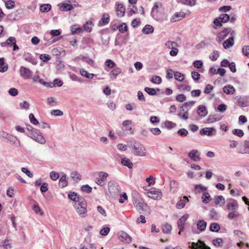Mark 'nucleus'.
Returning a JSON list of instances; mask_svg holds the SVG:
<instances>
[{
    "mask_svg": "<svg viewBox=\"0 0 249 249\" xmlns=\"http://www.w3.org/2000/svg\"><path fill=\"white\" fill-rule=\"evenodd\" d=\"M175 78L176 80L182 82L184 79V75L179 71H176L174 73Z\"/></svg>",
    "mask_w": 249,
    "mask_h": 249,
    "instance_id": "40",
    "label": "nucleus"
},
{
    "mask_svg": "<svg viewBox=\"0 0 249 249\" xmlns=\"http://www.w3.org/2000/svg\"><path fill=\"white\" fill-rule=\"evenodd\" d=\"M71 30L72 35H75L77 33H82L83 32V28L82 27H80L78 25L74 24L71 27Z\"/></svg>",
    "mask_w": 249,
    "mask_h": 249,
    "instance_id": "23",
    "label": "nucleus"
},
{
    "mask_svg": "<svg viewBox=\"0 0 249 249\" xmlns=\"http://www.w3.org/2000/svg\"><path fill=\"white\" fill-rule=\"evenodd\" d=\"M220 230V226L218 224L213 223L211 224L210 230L212 232H218Z\"/></svg>",
    "mask_w": 249,
    "mask_h": 249,
    "instance_id": "45",
    "label": "nucleus"
},
{
    "mask_svg": "<svg viewBox=\"0 0 249 249\" xmlns=\"http://www.w3.org/2000/svg\"><path fill=\"white\" fill-rule=\"evenodd\" d=\"M231 29L230 28L225 29L220 32L216 36V40L218 43H220L230 33Z\"/></svg>",
    "mask_w": 249,
    "mask_h": 249,
    "instance_id": "9",
    "label": "nucleus"
},
{
    "mask_svg": "<svg viewBox=\"0 0 249 249\" xmlns=\"http://www.w3.org/2000/svg\"><path fill=\"white\" fill-rule=\"evenodd\" d=\"M215 131V129L213 127H205L201 129L200 130V134L201 135H207L211 136L213 135V131Z\"/></svg>",
    "mask_w": 249,
    "mask_h": 249,
    "instance_id": "17",
    "label": "nucleus"
},
{
    "mask_svg": "<svg viewBox=\"0 0 249 249\" xmlns=\"http://www.w3.org/2000/svg\"><path fill=\"white\" fill-rule=\"evenodd\" d=\"M223 90V92L227 94H233L235 91L234 88L230 85L224 86Z\"/></svg>",
    "mask_w": 249,
    "mask_h": 249,
    "instance_id": "24",
    "label": "nucleus"
},
{
    "mask_svg": "<svg viewBox=\"0 0 249 249\" xmlns=\"http://www.w3.org/2000/svg\"><path fill=\"white\" fill-rule=\"evenodd\" d=\"M241 153L249 154V140L244 142L243 151Z\"/></svg>",
    "mask_w": 249,
    "mask_h": 249,
    "instance_id": "47",
    "label": "nucleus"
},
{
    "mask_svg": "<svg viewBox=\"0 0 249 249\" xmlns=\"http://www.w3.org/2000/svg\"><path fill=\"white\" fill-rule=\"evenodd\" d=\"M51 9V5L50 4H43L40 5V10L43 13L47 12Z\"/></svg>",
    "mask_w": 249,
    "mask_h": 249,
    "instance_id": "42",
    "label": "nucleus"
},
{
    "mask_svg": "<svg viewBox=\"0 0 249 249\" xmlns=\"http://www.w3.org/2000/svg\"><path fill=\"white\" fill-rule=\"evenodd\" d=\"M197 113L201 118L205 117L208 114L206 107L203 105L199 106L197 107Z\"/></svg>",
    "mask_w": 249,
    "mask_h": 249,
    "instance_id": "16",
    "label": "nucleus"
},
{
    "mask_svg": "<svg viewBox=\"0 0 249 249\" xmlns=\"http://www.w3.org/2000/svg\"><path fill=\"white\" fill-rule=\"evenodd\" d=\"M162 230L163 233L169 234L172 230V226L168 224H165L162 226Z\"/></svg>",
    "mask_w": 249,
    "mask_h": 249,
    "instance_id": "46",
    "label": "nucleus"
},
{
    "mask_svg": "<svg viewBox=\"0 0 249 249\" xmlns=\"http://www.w3.org/2000/svg\"><path fill=\"white\" fill-rule=\"evenodd\" d=\"M196 226L198 230H199L200 231L202 232L205 230L207 226V223L203 220H200L198 221Z\"/></svg>",
    "mask_w": 249,
    "mask_h": 249,
    "instance_id": "28",
    "label": "nucleus"
},
{
    "mask_svg": "<svg viewBox=\"0 0 249 249\" xmlns=\"http://www.w3.org/2000/svg\"><path fill=\"white\" fill-rule=\"evenodd\" d=\"M19 72L20 76L24 79L30 78L32 74V71L30 69L24 66H21L20 67Z\"/></svg>",
    "mask_w": 249,
    "mask_h": 249,
    "instance_id": "5",
    "label": "nucleus"
},
{
    "mask_svg": "<svg viewBox=\"0 0 249 249\" xmlns=\"http://www.w3.org/2000/svg\"><path fill=\"white\" fill-rule=\"evenodd\" d=\"M235 99H237L239 106L242 107H245L248 106V103L246 101L244 98L237 96Z\"/></svg>",
    "mask_w": 249,
    "mask_h": 249,
    "instance_id": "36",
    "label": "nucleus"
},
{
    "mask_svg": "<svg viewBox=\"0 0 249 249\" xmlns=\"http://www.w3.org/2000/svg\"><path fill=\"white\" fill-rule=\"evenodd\" d=\"M195 101H189L184 103L182 106V107L184 109L185 113L181 116V119L186 120L188 119L189 110L194 106L195 105Z\"/></svg>",
    "mask_w": 249,
    "mask_h": 249,
    "instance_id": "4",
    "label": "nucleus"
},
{
    "mask_svg": "<svg viewBox=\"0 0 249 249\" xmlns=\"http://www.w3.org/2000/svg\"><path fill=\"white\" fill-rule=\"evenodd\" d=\"M117 15L118 17H122L125 13V7L122 4H118L116 8Z\"/></svg>",
    "mask_w": 249,
    "mask_h": 249,
    "instance_id": "19",
    "label": "nucleus"
},
{
    "mask_svg": "<svg viewBox=\"0 0 249 249\" xmlns=\"http://www.w3.org/2000/svg\"><path fill=\"white\" fill-rule=\"evenodd\" d=\"M150 81L153 83L159 84L161 82V78L159 76H154L151 78Z\"/></svg>",
    "mask_w": 249,
    "mask_h": 249,
    "instance_id": "52",
    "label": "nucleus"
},
{
    "mask_svg": "<svg viewBox=\"0 0 249 249\" xmlns=\"http://www.w3.org/2000/svg\"><path fill=\"white\" fill-rule=\"evenodd\" d=\"M239 216V213L238 212L234 211L228 214V218L232 220L234 217H238Z\"/></svg>",
    "mask_w": 249,
    "mask_h": 249,
    "instance_id": "55",
    "label": "nucleus"
},
{
    "mask_svg": "<svg viewBox=\"0 0 249 249\" xmlns=\"http://www.w3.org/2000/svg\"><path fill=\"white\" fill-rule=\"evenodd\" d=\"M177 133L181 137H185L188 135V132L186 129L181 128L178 131Z\"/></svg>",
    "mask_w": 249,
    "mask_h": 249,
    "instance_id": "56",
    "label": "nucleus"
},
{
    "mask_svg": "<svg viewBox=\"0 0 249 249\" xmlns=\"http://www.w3.org/2000/svg\"><path fill=\"white\" fill-rule=\"evenodd\" d=\"M214 26L213 28L214 29H216L218 27H220L222 26V21L218 18H215L213 20Z\"/></svg>",
    "mask_w": 249,
    "mask_h": 249,
    "instance_id": "57",
    "label": "nucleus"
},
{
    "mask_svg": "<svg viewBox=\"0 0 249 249\" xmlns=\"http://www.w3.org/2000/svg\"><path fill=\"white\" fill-rule=\"evenodd\" d=\"M73 9V6L69 3H63L60 4V10L62 11H69Z\"/></svg>",
    "mask_w": 249,
    "mask_h": 249,
    "instance_id": "29",
    "label": "nucleus"
},
{
    "mask_svg": "<svg viewBox=\"0 0 249 249\" xmlns=\"http://www.w3.org/2000/svg\"><path fill=\"white\" fill-rule=\"evenodd\" d=\"M161 5V4L160 3H155L151 12V16L156 20H159V17L158 16V11L157 9Z\"/></svg>",
    "mask_w": 249,
    "mask_h": 249,
    "instance_id": "12",
    "label": "nucleus"
},
{
    "mask_svg": "<svg viewBox=\"0 0 249 249\" xmlns=\"http://www.w3.org/2000/svg\"><path fill=\"white\" fill-rule=\"evenodd\" d=\"M207 190V188L203 186L202 184H197L195 186V191L196 193H199L201 192L205 191Z\"/></svg>",
    "mask_w": 249,
    "mask_h": 249,
    "instance_id": "39",
    "label": "nucleus"
},
{
    "mask_svg": "<svg viewBox=\"0 0 249 249\" xmlns=\"http://www.w3.org/2000/svg\"><path fill=\"white\" fill-rule=\"evenodd\" d=\"M108 188L109 193L113 194L118 193L121 189L118 184L115 182L109 183Z\"/></svg>",
    "mask_w": 249,
    "mask_h": 249,
    "instance_id": "10",
    "label": "nucleus"
},
{
    "mask_svg": "<svg viewBox=\"0 0 249 249\" xmlns=\"http://www.w3.org/2000/svg\"><path fill=\"white\" fill-rule=\"evenodd\" d=\"M186 100V96L183 94H180L176 96V100L179 102H183Z\"/></svg>",
    "mask_w": 249,
    "mask_h": 249,
    "instance_id": "63",
    "label": "nucleus"
},
{
    "mask_svg": "<svg viewBox=\"0 0 249 249\" xmlns=\"http://www.w3.org/2000/svg\"><path fill=\"white\" fill-rule=\"evenodd\" d=\"M6 7L8 9H11L15 7V1L12 0H9L5 2Z\"/></svg>",
    "mask_w": 249,
    "mask_h": 249,
    "instance_id": "49",
    "label": "nucleus"
},
{
    "mask_svg": "<svg viewBox=\"0 0 249 249\" xmlns=\"http://www.w3.org/2000/svg\"><path fill=\"white\" fill-rule=\"evenodd\" d=\"M135 196L133 198V204L137 210L141 213L146 208L148 207L147 205L144 203L143 200L140 197V195L137 192L134 193Z\"/></svg>",
    "mask_w": 249,
    "mask_h": 249,
    "instance_id": "2",
    "label": "nucleus"
},
{
    "mask_svg": "<svg viewBox=\"0 0 249 249\" xmlns=\"http://www.w3.org/2000/svg\"><path fill=\"white\" fill-rule=\"evenodd\" d=\"M122 164L125 166H127L128 168L131 169L133 167V163L130 160L126 158H124L122 159Z\"/></svg>",
    "mask_w": 249,
    "mask_h": 249,
    "instance_id": "32",
    "label": "nucleus"
},
{
    "mask_svg": "<svg viewBox=\"0 0 249 249\" xmlns=\"http://www.w3.org/2000/svg\"><path fill=\"white\" fill-rule=\"evenodd\" d=\"M37 142L41 144H44L46 143V140L44 138V137L42 135V134L39 132V133L38 134V135L36 136V139H35V140Z\"/></svg>",
    "mask_w": 249,
    "mask_h": 249,
    "instance_id": "41",
    "label": "nucleus"
},
{
    "mask_svg": "<svg viewBox=\"0 0 249 249\" xmlns=\"http://www.w3.org/2000/svg\"><path fill=\"white\" fill-rule=\"evenodd\" d=\"M242 52L245 56L249 57V46L245 45L243 46L242 48Z\"/></svg>",
    "mask_w": 249,
    "mask_h": 249,
    "instance_id": "64",
    "label": "nucleus"
},
{
    "mask_svg": "<svg viewBox=\"0 0 249 249\" xmlns=\"http://www.w3.org/2000/svg\"><path fill=\"white\" fill-rule=\"evenodd\" d=\"M180 1L182 4L190 6H194L196 4V0H180Z\"/></svg>",
    "mask_w": 249,
    "mask_h": 249,
    "instance_id": "48",
    "label": "nucleus"
},
{
    "mask_svg": "<svg viewBox=\"0 0 249 249\" xmlns=\"http://www.w3.org/2000/svg\"><path fill=\"white\" fill-rule=\"evenodd\" d=\"M219 18L222 21V22H226L230 19V17L227 14H223L220 15L219 17Z\"/></svg>",
    "mask_w": 249,
    "mask_h": 249,
    "instance_id": "53",
    "label": "nucleus"
},
{
    "mask_svg": "<svg viewBox=\"0 0 249 249\" xmlns=\"http://www.w3.org/2000/svg\"><path fill=\"white\" fill-rule=\"evenodd\" d=\"M109 21V16L107 14H104L102 16V17L99 22V25L100 26H103V25H105L107 24Z\"/></svg>",
    "mask_w": 249,
    "mask_h": 249,
    "instance_id": "26",
    "label": "nucleus"
},
{
    "mask_svg": "<svg viewBox=\"0 0 249 249\" xmlns=\"http://www.w3.org/2000/svg\"><path fill=\"white\" fill-rule=\"evenodd\" d=\"M223 243V240L222 238H217L213 239V244L214 245L218 247H221Z\"/></svg>",
    "mask_w": 249,
    "mask_h": 249,
    "instance_id": "61",
    "label": "nucleus"
},
{
    "mask_svg": "<svg viewBox=\"0 0 249 249\" xmlns=\"http://www.w3.org/2000/svg\"><path fill=\"white\" fill-rule=\"evenodd\" d=\"M105 64L106 66L110 68H113L116 66L115 63L111 59H107Z\"/></svg>",
    "mask_w": 249,
    "mask_h": 249,
    "instance_id": "59",
    "label": "nucleus"
},
{
    "mask_svg": "<svg viewBox=\"0 0 249 249\" xmlns=\"http://www.w3.org/2000/svg\"><path fill=\"white\" fill-rule=\"evenodd\" d=\"M26 135L32 139L34 140H35L36 139V137L39 133V132L36 129H32L31 131H26Z\"/></svg>",
    "mask_w": 249,
    "mask_h": 249,
    "instance_id": "25",
    "label": "nucleus"
},
{
    "mask_svg": "<svg viewBox=\"0 0 249 249\" xmlns=\"http://www.w3.org/2000/svg\"><path fill=\"white\" fill-rule=\"evenodd\" d=\"M147 196L153 199L156 200L161 198L162 193L159 190L154 189L146 193Z\"/></svg>",
    "mask_w": 249,
    "mask_h": 249,
    "instance_id": "6",
    "label": "nucleus"
},
{
    "mask_svg": "<svg viewBox=\"0 0 249 249\" xmlns=\"http://www.w3.org/2000/svg\"><path fill=\"white\" fill-rule=\"evenodd\" d=\"M80 73L82 76L89 79H92L94 77V74L93 73H89L84 69L80 70Z\"/></svg>",
    "mask_w": 249,
    "mask_h": 249,
    "instance_id": "37",
    "label": "nucleus"
},
{
    "mask_svg": "<svg viewBox=\"0 0 249 249\" xmlns=\"http://www.w3.org/2000/svg\"><path fill=\"white\" fill-rule=\"evenodd\" d=\"M119 239L125 243L129 244L132 241V238L125 232L120 231L118 232Z\"/></svg>",
    "mask_w": 249,
    "mask_h": 249,
    "instance_id": "7",
    "label": "nucleus"
},
{
    "mask_svg": "<svg viewBox=\"0 0 249 249\" xmlns=\"http://www.w3.org/2000/svg\"><path fill=\"white\" fill-rule=\"evenodd\" d=\"M202 202L204 203H208L211 200V196L208 192H205L203 194L201 197Z\"/></svg>",
    "mask_w": 249,
    "mask_h": 249,
    "instance_id": "38",
    "label": "nucleus"
},
{
    "mask_svg": "<svg viewBox=\"0 0 249 249\" xmlns=\"http://www.w3.org/2000/svg\"><path fill=\"white\" fill-rule=\"evenodd\" d=\"M122 72V70L120 68H116L113 70L111 71L109 73V75L110 77V78H112L113 77L115 78L116 76L121 73Z\"/></svg>",
    "mask_w": 249,
    "mask_h": 249,
    "instance_id": "34",
    "label": "nucleus"
},
{
    "mask_svg": "<svg viewBox=\"0 0 249 249\" xmlns=\"http://www.w3.org/2000/svg\"><path fill=\"white\" fill-rule=\"evenodd\" d=\"M189 201V199L186 196H184L182 199H181L176 204V207L178 209L183 208L186 203Z\"/></svg>",
    "mask_w": 249,
    "mask_h": 249,
    "instance_id": "27",
    "label": "nucleus"
},
{
    "mask_svg": "<svg viewBox=\"0 0 249 249\" xmlns=\"http://www.w3.org/2000/svg\"><path fill=\"white\" fill-rule=\"evenodd\" d=\"M131 150L133 154L136 156L143 157L147 155L145 146L140 142H136L132 145Z\"/></svg>",
    "mask_w": 249,
    "mask_h": 249,
    "instance_id": "1",
    "label": "nucleus"
},
{
    "mask_svg": "<svg viewBox=\"0 0 249 249\" xmlns=\"http://www.w3.org/2000/svg\"><path fill=\"white\" fill-rule=\"evenodd\" d=\"M5 138L9 141L11 143L14 144L16 147H18L20 145V142L17 138V137H14L11 135H9L8 134H6Z\"/></svg>",
    "mask_w": 249,
    "mask_h": 249,
    "instance_id": "15",
    "label": "nucleus"
},
{
    "mask_svg": "<svg viewBox=\"0 0 249 249\" xmlns=\"http://www.w3.org/2000/svg\"><path fill=\"white\" fill-rule=\"evenodd\" d=\"M59 185L62 188L65 187L68 185V182L66 180V176L64 173H63L59 179Z\"/></svg>",
    "mask_w": 249,
    "mask_h": 249,
    "instance_id": "31",
    "label": "nucleus"
},
{
    "mask_svg": "<svg viewBox=\"0 0 249 249\" xmlns=\"http://www.w3.org/2000/svg\"><path fill=\"white\" fill-rule=\"evenodd\" d=\"M238 208V204L235 199H232L231 201L228 203L227 205V209L230 211H234Z\"/></svg>",
    "mask_w": 249,
    "mask_h": 249,
    "instance_id": "14",
    "label": "nucleus"
},
{
    "mask_svg": "<svg viewBox=\"0 0 249 249\" xmlns=\"http://www.w3.org/2000/svg\"><path fill=\"white\" fill-rule=\"evenodd\" d=\"M232 133L239 137H242L244 136V133L242 130L240 129H234L232 130Z\"/></svg>",
    "mask_w": 249,
    "mask_h": 249,
    "instance_id": "54",
    "label": "nucleus"
},
{
    "mask_svg": "<svg viewBox=\"0 0 249 249\" xmlns=\"http://www.w3.org/2000/svg\"><path fill=\"white\" fill-rule=\"evenodd\" d=\"M79 58L81 60H82L83 61L87 63L88 64H89L90 66H93L94 62L92 59H90V58L87 57V56H84L83 55L80 56L79 57Z\"/></svg>",
    "mask_w": 249,
    "mask_h": 249,
    "instance_id": "35",
    "label": "nucleus"
},
{
    "mask_svg": "<svg viewBox=\"0 0 249 249\" xmlns=\"http://www.w3.org/2000/svg\"><path fill=\"white\" fill-rule=\"evenodd\" d=\"M93 26L92 22L91 21H88L83 26V31H86L88 33H90L92 31V28Z\"/></svg>",
    "mask_w": 249,
    "mask_h": 249,
    "instance_id": "30",
    "label": "nucleus"
},
{
    "mask_svg": "<svg viewBox=\"0 0 249 249\" xmlns=\"http://www.w3.org/2000/svg\"><path fill=\"white\" fill-rule=\"evenodd\" d=\"M189 218L188 214H185L182 216L178 221V228L180 231H183L184 229V224L186 220Z\"/></svg>",
    "mask_w": 249,
    "mask_h": 249,
    "instance_id": "11",
    "label": "nucleus"
},
{
    "mask_svg": "<svg viewBox=\"0 0 249 249\" xmlns=\"http://www.w3.org/2000/svg\"><path fill=\"white\" fill-rule=\"evenodd\" d=\"M178 186V183L175 180H172L170 183V190L175 193Z\"/></svg>",
    "mask_w": 249,
    "mask_h": 249,
    "instance_id": "44",
    "label": "nucleus"
},
{
    "mask_svg": "<svg viewBox=\"0 0 249 249\" xmlns=\"http://www.w3.org/2000/svg\"><path fill=\"white\" fill-rule=\"evenodd\" d=\"M132 122L131 120H125L123 122V129L125 131H129V133L132 134L133 131L132 130L131 125L132 124Z\"/></svg>",
    "mask_w": 249,
    "mask_h": 249,
    "instance_id": "13",
    "label": "nucleus"
},
{
    "mask_svg": "<svg viewBox=\"0 0 249 249\" xmlns=\"http://www.w3.org/2000/svg\"><path fill=\"white\" fill-rule=\"evenodd\" d=\"M220 120L219 118H215L213 116H209L207 120V123H213L214 122H217Z\"/></svg>",
    "mask_w": 249,
    "mask_h": 249,
    "instance_id": "58",
    "label": "nucleus"
},
{
    "mask_svg": "<svg viewBox=\"0 0 249 249\" xmlns=\"http://www.w3.org/2000/svg\"><path fill=\"white\" fill-rule=\"evenodd\" d=\"M142 32L145 34H150L154 32V28L150 25H146L142 29Z\"/></svg>",
    "mask_w": 249,
    "mask_h": 249,
    "instance_id": "33",
    "label": "nucleus"
},
{
    "mask_svg": "<svg viewBox=\"0 0 249 249\" xmlns=\"http://www.w3.org/2000/svg\"><path fill=\"white\" fill-rule=\"evenodd\" d=\"M185 17V14L183 12H177L170 18L172 22L179 20Z\"/></svg>",
    "mask_w": 249,
    "mask_h": 249,
    "instance_id": "18",
    "label": "nucleus"
},
{
    "mask_svg": "<svg viewBox=\"0 0 249 249\" xmlns=\"http://www.w3.org/2000/svg\"><path fill=\"white\" fill-rule=\"evenodd\" d=\"M59 177V176L58 173L54 171H51L50 173V177L53 180H56Z\"/></svg>",
    "mask_w": 249,
    "mask_h": 249,
    "instance_id": "62",
    "label": "nucleus"
},
{
    "mask_svg": "<svg viewBox=\"0 0 249 249\" xmlns=\"http://www.w3.org/2000/svg\"><path fill=\"white\" fill-rule=\"evenodd\" d=\"M234 44V38L231 36L223 43V47L227 49L232 47Z\"/></svg>",
    "mask_w": 249,
    "mask_h": 249,
    "instance_id": "22",
    "label": "nucleus"
},
{
    "mask_svg": "<svg viewBox=\"0 0 249 249\" xmlns=\"http://www.w3.org/2000/svg\"><path fill=\"white\" fill-rule=\"evenodd\" d=\"M76 212L81 216L85 217L87 213V202L85 199H81L80 203H75L73 204Z\"/></svg>",
    "mask_w": 249,
    "mask_h": 249,
    "instance_id": "3",
    "label": "nucleus"
},
{
    "mask_svg": "<svg viewBox=\"0 0 249 249\" xmlns=\"http://www.w3.org/2000/svg\"><path fill=\"white\" fill-rule=\"evenodd\" d=\"M68 197L70 199L74 201L75 203H80L81 199H84L82 197L78 196L77 194L74 192H70L68 194Z\"/></svg>",
    "mask_w": 249,
    "mask_h": 249,
    "instance_id": "20",
    "label": "nucleus"
},
{
    "mask_svg": "<svg viewBox=\"0 0 249 249\" xmlns=\"http://www.w3.org/2000/svg\"><path fill=\"white\" fill-rule=\"evenodd\" d=\"M188 157L194 161L197 162L201 160L200 153L196 149H193L188 153Z\"/></svg>",
    "mask_w": 249,
    "mask_h": 249,
    "instance_id": "8",
    "label": "nucleus"
},
{
    "mask_svg": "<svg viewBox=\"0 0 249 249\" xmlns=\"http://www.w3.org/2000/svg\"><path fill=\"white\" fill-rule=\"evenodd\" d=\"M165 47L168 49H173L177 46L178 44L176 42L168 41L166 42Z\"/></svg>",
    "mask_w": 249,
    "mask_h": 249,
    "instance_id": "51",
    "label": "nucleus"
},
{
    "mask_svg": "<svg viewBox=\"0 0 249 249\" xmlns=\"http://www.w3.org/2000/svg\"><path fill=\"white\" fill-rule=\"evenodd\" d=\"M15 43H16V39L14 37H9L6 40V43L8 46H12Z\"/></svg>",
    "mask_w": 249,
    "mask_h": 249,
    "instance_id": "60",
    "label": "nucleus"
},
{
    "mask_svg": "<svg viewBox=\"0 0 249 249\" xmlns=\"http://www.w3.org/2000/svg\"><path fill=\"white\" fill-rule=\"evenodd\" d=\"M219 56V53L217 51H214L210 55V59L214 61L217 60Z\"/></svg>",
    "mask_w": 249,
    "mask_h": 249,
    "instance_id": "50",
    "label": "nucleus"
},
{
    "mask_svg": "<svg viewBox=\"0 0 249 249\" xmlns=\"http://www.w3.org/2000/svg\"><path fill=\"white\" fill-rule=\"evenodd\" d=\"M157 90L160 91V89H156L154 88H150L148 87H146L144 88V91L150 95H156Z\"/></svg>",
    "mask_w": 249,
    "mask_h": 249,
    "instance_id": "43",
    "label": "nucleus"
},
{
    "mask_svg": "<svg viewBox=\"0 0 249 249\" xmlns=\"http://www.w3.org/2000/svg\"><path fill=\"white\" fill-rule=\"evenodd\" d=\"M214 202L216 205L222 206L225 204V198L222 196H217L214 198Z\"/></svg>",
    "mask_w": 249,
    "mask_h": 249,
    "instance_id": "21",
    "label": "nucleus"
}]
</instances>
